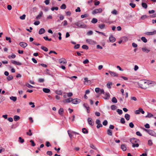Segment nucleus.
<instances>
[{
    "instance_id": "15",
    "label": "nucleus",
    "mask_w": 156,
    "mask_h": 156,
    "mask_svg": "<svg viewBox=\"0 0 156 156\" xmlns=\"http://www.w3.org/2000/svg\"><path fill=\"white\" fill-rule=\"evenodd\" d=\"M142 51L148 53L150 51V50L147 48L146 47H143L142 48Z\"/></svg>"
},
{
    "instance_id": "57",
    "label": "nucleus",
    "mask_w": 156,
    "mask_h": 156,
    "mask_svg": "<svg viewBox=\"0 0 156 156\" xmlns=\"http://www.w3.org/2000/svg\"><path fill=\"white\" fill-rule=\"evenodd\" d=\"M80 47V44H77L76 45H75L74 47V48H75V49H78Z\"/></svg>"
},
{
    "instance_id": "64",
    "label": "nucleus",
    "mask_w": 156,
    "mask_h": 156,
    "mask_svg": "<svg viewBox=\"0 0 156 156\" xmlns=\"http://www.w3.org/2000/svg\"><path fill=\"white\" fill-rule=\"evenodd\" d=\"M129 126L131 128H133L134 127V125L132 122H131L129 123Z\"/></svg>"
},
{
    "instance_id": "53",
    "label": "nucleus",
    "mask_w": 156,
    "mask_h": 156,
    "mask_svg": "<svg viewBox=\"0 0 156 156\" xmlns=\"http://www.w3.org/2000/svg\"><path fill=\"white\" fill-rule=\"evenodd\" d=\"M100 89L99 88L97 87L95 89V91L96 93L98 94L99 93Z\"/></svg>"
},
{
    "instance_id": "27",
    "label": "nucleus",
    "mask_w": 156,
    "mask_h": 156,
    "mask_svg": "<svg viewBox=\"0 0 156 156\" xmlns=\"http://www.w3.org/2000/svg\"><path fill=\"white\" fill-rule=\"evenodd\" d=\"M42 15L43 12L42 11H41L40 12L39 14L37 16L36 19H40V17L42 16Z\"/></svg>"
},
{
    "instance_id": "50",
    "label": "nucleus",
    "mask_w": 156,
    "mask_h": 156,
    "mask_svg": "<svg viewBox=\"0 0 156 156\" xmlns=\"http://www.w3.org/2000/svg\"><path fill=\"white\" fill-rule=\"evenodd\" d=\"M26 86L28 87V88H30L34 87L33 86H31V85H30V84L28 83L26 84Z\"/></svg>"
},
{
    "instance_id": "37",
    "label": "nucleus",
    "mask_w": 156,
    "mask_h": 156,
    "mask_svg": "<svg viewBox=\"0 0 156 156\" xmlns=\"http://www.w3.org/2000/svg\"><path fill=\"white\" fill-rule=\"evenodd\" d=\"M55 93L56 94H59V95H62V91L61 90H56L55 91Z\"/></svg>"
},
{
    "instance_id": "62",
    "label": "nucleus",
    "mask_w": 156,
    "mask_h": 156,
    "mask_svg": "<svg viewBox=\"0 0 156 156\" xmlns=\"http://www.w3.org/2000/svg\"><path fill=\"white\" fill-rule=\"evenodd\" d=\"M44 81V79L42 78H40L38 80V82L39 83H42Z\"/></svg>"
},
{
    "instance_id": "35",
    "label": "nucleus",
    "mask_w": 156,
    "mask_h": 156,
    "mask_svg": "<svg viewBox=\"0 0 156 156\" xmlns=\"http://www.w3.org/2000/svg\"><path fill=\"white\" fill-rule=\"evenodd\" d=\"M41 48L42 50H43L45 51H47L48 50V49L47 48L43 46H41Z\"/></svg>"
},
{
    "instance_id": "24",
    "label": "nucleus",
    "mask_w": 156,
    "mask_h": 156,
    "mask_svg": "<svg viewBox=\"0 0 156 156\" xmlns=\"http://www.w3.org/2000/svg\"><path fill=\"white\" fill-rule=\"evenodd\" d=\"M105 25L104 24H99L98 27L101 29H104L105 28Z\"/></svg>"
},
{
    "instance_id": "12",
    "label": "nucleus",
    "mask_w": 156,
    "mask_h": 156,
    "mask_svg": "<svg viewBox=\"0 0 156 156\" xmlns=\"http://www.w3.org/2000/svg\"><path fill=\"white\" fill-rule=\"evenodd\" d=\"M109 40L110 42H114L115 41V38L112 35H111L109 37Z\"/></svg>"
},
{
    "instance_id": "28",
    "label": "nucleus",
    "mask_w": 156,
    "mask_h": 156,
    "mask_svg": "<svg viewBox=\"0 0 156 156\" xmlns=\"http://www.w3.org/2000/svg\"><path fill=\"white\" fill-rule=\"evenodd\" d=\"M130 115L127 114H126L125 115V117L126 119L127 120H129L130 119Z\"/></svg>"
},
{
    "instance_id": "40",
    "label": "nucleus",
    "mask_w": 156,
    "mask_h": 156,
    "mask_svg": "<svg viewBox=\"0 0 156 156\" xmlns=\"http://www.w3.org/2000/svg\"><path fill=\"white\" fill-rule=\"evenodd\" d=\"M82 48L83 49H86V50H87L88 49V48H89L88 47L87 45H83L82 46Z\"/></svg>"
},
{
    "instance_id": "38",
    "label": "nucleus",
    "mask_w": 156,
    "mask_h": 156,
    "mask_svg": "<svg viewBox=\"0 0 156 156\" xmlns=\"http://www.w3.org/2000/svg\"><path fill=\"white\" fill-rule=\"evenodd\" d=\"M117 108V106L114 105H112L111 106V109L113 110H115Z\"/></svg>"
},
{
    "instance_id": "30",
    "label": "nucleus",
    "mask_w": 156,
    "mask_h": 156,
    "mask_svg": "<svg viewBox=\"0 0 156 156\" xmlns=\"http://www.w3.org/2000/svg\"><path fill=\"white\" fill-rule=\"evenodd\" d=\"M141 40L144 43H146L147 42V39L144 37H142L141 38Z\"/></svg>"
},
{
    "instance_id": "11",
    "label": "nucleus",
    "mask_w": 156,
    "mask_h": 156,
    "mask_svg": "<svg viewBox=\"0 0 156 156\" xmlns=\"http://www.w3.org/2000/svg\"><path fill=\"white\" fill-rule=\"evenodd\" d=\"M19 45L21 47L23 48H25L27 46V44L24 42H20L19 43Z\"/></svg>"
},
{
    "instance_id": "45",
    "label": "nucleus",
    "mask_w": 156,
    "mask_h": 156,
    "mask_svg": "<svg viewBox=\"0 0 156 156\" xmlns=\"http://www.w3.org/2000/svg\"><path fill=\"white\" fill-rule=\"evenodd\" d=\"M66 8V6L65 4H63L60 6L61 9H65Z\"/></svg>"
},
{
    "instance_id": "9",
    "label": "nucleus",
    "mask_w": 156,
    "mask_h": 156,
    "mask_svg": "<svg viewBox=\"0 0 156 156\" xmlns=\"http://www.w3.org/2000/svg\"><path fill=\"white\" fill-rule=\"evenodd\" d=\"M58 62L59 63L62 64L66 63L67 62L66 59L63 58L59 59Z\"/></svg>"
},
{
    "instance_id": "16",
    "label": "nucleus",
    "mask_w": 156,
    "mask_h": 156,
    "mask_svg": "<svg viewBox=\"0 0 156 156\" xmlns=\"http://www.w3.org/2000/svg\"><path fill=\"white\" fill-rule=\"evenodd\" d=\"M45 32V30L43 28H41L39 31V34H44Z\"/></svg>"
},
{
    "instance_id": "18",
    "label": "nucleus",
    "mask_w": 156,
    "mask_h": 156,
    "mask_svg": "<svg viewBox=\"0 0 156 156\" xmlns=\"http://www.w3.org/2000/svg\"><path fill=\"white\" fill-rule=\"evenodd\" d=\"M64 112V110L63 108H60L58 111V113L59 114L62 115L63 114Z\"/></svg>"
},
{
    "instance_id": "29",
    "label": "nucleus",
    "mask_w": 156,
    "mask_h": 156,
    "mask_svg": "<svg viewBox=\"0 0 156 156\" xmlns=\"http://www.w3.org/2000/svg\"><path fill=\"white\" fill-rule=\"evenodd\" d=\"M13 79V77L12 75H9L7 77V79L8 80L10 81Z\"/></svg>"
},
{
    "instance_id": "34",
    "label": "nucleus",
    "mask_w": 156,
    "mask_h": 156,
    "mask_svg": "<svg viewBox=\"0 0 156 156\" xmlns=\"http://www.w3.org/2000/svg\"><path fill=\"white\" fill-rule=\"evenodd\" d=\"M5 99V98L3 96H0V103Z\"/></svg>"
},
{
    "instance_id": "19",
    "label": "nucleus",
    "mask_w": 156,
    "mask_h": 156,
    "mask_svg": "<svg viewBox=\"0 0 156 156\" xmlns=\"http://www.w3.org/2000/svg\"><path fill=\"white\" fill-rule=\"evenodd\" d=\"M43 91L46 93H48L50 92V90L48 88H44L43 89Z\"/></svg>"
},
{
    "instance_id": "1",
    "label": "nucleus",
    "mask_w": 156,
    "mask_h": 156,
    "mask_svg": "<svg viewBox=\"0 0 156 156\" xmlns=\"http://www.w3.org/2000/svg\"><path fill=\"white\" fill-rule=\"evenodd\" d=\"M146 81V80H141L138 82L137 84L139 87L144 89L147 88L148 83Z\"/></svg>"
},
{
    "instance_id": "21",
    "label": "nucleus",
    "mask_w": 156,
    "mask_h": 156,
    "mask_svg": "<svg viewBox=\"0 0 156 156\" xmlns=\"http://www.w3.org/2000/svg\"><path fill=\"white\" fill-rule=\"evenodd\" d=\"M20 119V117L18 115H16L14 117V119L15 121H16L19 120Z\"/></svg>"
},
{
    "instance_id": "63",
    "label": "nucleus",
    "mask_w": 156,
    "mask_h": 156,
    "mask_svg": "<svg viewBox=\"0 0 156 156\" xmlns=\"http://www.w3.org/2000/svg\"><path fill=\"white\" fill-rule=\"evenodd\" d=\"M139 145L138 143H136V144H134L132 145V147H139Z\"/></svg>"
},
{
    "instance_id": "25",
    "label": "nucleus",
    "mask_w": 156,
    "mask_h": 156,
    "mask_svg": "<svg viewBox=\"0 0 156 156\" xmlns=\"http://www.w3.org/2000/svg\"><path fill=\"white\" fill-rule=\"evenodd\" d=\"M10 99L12 100L13 101L15 102L17 100V98L16 97L11 96L10 97Z\"/></svg>"
},
{
    "instance_id": "17",
    "label": "nucleus",
    "mask_w": 156,
    "mask_h": 156,
    "mask_svg": "<svg viewBox=\"0 0 156 156\" xmlns=\"http://www.w3.org/2000/svg\"><path fill=\"white\" fill-rule=\"evenodd\" d=\"M156 33V30H154L152 32H147L146 33L147 35H153Z\"/></svg>"
},
{
    "instance_id": "60",
    "label": "nucleus",
    "mask_w": 156,
    "mask_h": 156,
    "mask_svg": "<svg viewBox=\"0 0 156 156\" xmlns=\"http://www.w3.org/2000/svg\"><path fill=\"white\" fill-rule=\"evenodd\" d=\"M104 93H105V92L104 91V90L103 89H100V90L99 93L98 94H104Z\"/></svg>"
},
{
    "instance_id": "44",
    "label": "nucleus",
    "mask_w": 156,
    "mask_h": 156,
    "mask_svg": "<svg viewBox=\"0 0 156 156\" xmlns=\"http://www.w3.org/2000/svg\"><path fill=\"white\" fill-rule=\"evenodd\" d=\"M90 146L91 148H92L94 149H95L96 150H97V148L96 147L94 146V145L93 144H90Z\"/></svg>"
},
{
    "instance_id": "13",
    "label": "nucleus",
    "mask_w": 156,
    "mask_h": 156,
    "mask_svg": "<svg viewBox=\"0 0 156 156\" xmlns=\"http://www.w3.org/2000/svg\"><path fill=\"white\" fill-rule=\"evenodd\" d=\"M11 62L12 63L18 66H20L22 64L21 62H18L15 61L14 60H12L11 61Z\"/></svg>"
},
{
    "instance_id": "20",
    "label": "nucleus",
    "mask_w": 156,
    "mask_h": 156,
    "mask_svg": "<svg viewBox=\"0 0 156 156\" xmlns=\"http://www.w3.org/2000/svg\"><path fill=\"white\" fill-rule=\"evenodd\" d=\"M121 148L124 151H125L126 150V145L124 144H123L121 145Z\"/></svg>"
},
{
    "instance_id": "42",
    "label": "nucleus",
    "mask_w": 156,
    "mask_h": 156,
    "mask_svg": "<svg viewBox=\"0 0 156 156\" xmlns=\"http://www.w3.org/2000/svg\"><path fill=\"white\" fill-rule=\"evenodd\" d=\"M112 134V131L110 129H108V135L111 136Z\"/></svg>"
},
{
    "instance_id": "5",
    "label": "nucleus",
    "mask_w": 156,
    "mask_h": 156,
    "mask_svg": "<svg viewBox=\"0 0 156 156\" xmlns=\"http://www.w3.org/2000/svg\"><path fill=\"white\" fill-rule=\"evenodd\" d=\"M81 100L78 98H72V103L74 104H76L80 103L81 102Z\"/></svg>"
},
{
    "instance_id": "6",
    "label": "nucleus",
    "mask_w": 156,
    "mask_h": 156,
    "mask_svg": "<svg viewBox=\"0 0 156 156\" xmlns=\"http://www.w3.org/2000/svg\"><path fill=\"white\" fill-rule=\"evenodd\" d=\"M96 123L97 124V128L98 129H99L100 127L102 126V125L101 123V121L100 120L98 119H97L96 121Z\"/></svg>"
},
{
    "instance_id": "47",
    "label": "nucleus",
    "mask_w": 156,
    "mask_h": 156,
    "mask_svg": "<svg viewBox=\"0 0 156 156\" xmlns=\"http://www.w3.org/2000/svg\"><path fill=\"white\" fill-rule=\"evenodd\" d=\"M86 42L90 44L93 42L94 41L91 39H87L86 40Z\"/></svg>"
},
{
    "instance_id": "55",
    "label": "nucleus",
    "mask_w": 156,
    "mask_h": 156,
    "mask_svg": "<svg viewBox=\"0 0 156 156\" xmlns=\"http://www.w3.org/2000/svg\"><path fill=\"white\" fill-rule=\"evenodd\" d=\"M47 154L49 155V156H51L52 155V151H48L46 153Z\"/></svg>"
},
{
    "instance_id": "39",
    "label": "nucleus",
    "mask_w": 156,
    "mask_h": 156,
    "mask_svg": "<svg viewBox=\"0 0 156 156\" xmlns=\"http://www.w3.org/2000/svg\"><path fill=\"white\" fill-rule=\"evenodd\" d=\"M88 16V14H85L84 15H82L81 16V17L82 18H86Z\"/></svg>"
},
{
    "instance_id": "31",
    "label": "nucleus",
    "mask_w": 156,
    "mask_h": 156,
    "mask_svg": "<svg viewBox=\"0 0 156 156\" xmlns=\"http://www.w3.org/2000/svg\"><path fill=\"white\" fill-rule=\"evenodd\" d=\"M142 6L145 9H147V5L146 3L144 2H143L142 3Z\"/></svg>"
},
{
    "instance_id": "33",
    "label": "nucleus",
    "mask_w": 156,
    "mask_h": 156,
    "mask_svg": "<svg viewBox=\"0 0 156 156\" xmlns=\"http://www.w3.org/2000/svg\"><path fill=\"white\" fill-rule=\"evenodd\" d=\"M112 101L114 103H116L117 102L116 98L115 97H113L112 100Z\"/></svg>"
},
{
    "instance_id": "10",
    "label": "nucleus",
    "mask_w": 156,
    "mask_h": 156,
    "mask_svg": "<svg viewBox=\"0 0 156 156\" xmlns=\"http://www.w3.org/2000/svg\"><path fill=\"white\" fill-rule=\"evenodd\" d=\"M87 121L88 124L91 125L93 126L94 124V122L92 121V119L90 118H88L87 119Z\"/></svg>"
},
{
    "instance_id": "48",
    "label": "nucleus",
    "mask_w": 156,
    "mask_h": 156,
    "mask_svg": "<svg viewBox=\"0 0 156 156\" xmlns=\"http://www.w3.org/2000/svg\"><path fill=\"white\" fill-rule=\"evenodd\" d=\"M120 122L122 124H124L125 122V119L123 118H122L120 119Z\"/></svg>"
},
{
    "instance_id": "8",
    "label": "nucleus",
    "mask_w": 156,
    "mask_h": 156,
    "mask_svg": "<svg viewBox=\"0 0 156 156\" xmlns=\"http://www.w3.org/2000/svg\"><path fill=\"white\" fill-rule=\"evenodd\" d=\"M139 141V140L138 139H137L134 138H131L130 140V142L131 143H132L133 144H134V143H136L137 142Z\"/></svg>"
},
{
    "instance_id": "22",
    "label": "nucleus",
    "mask_w": 156,
    "mask_h": 156,
    "mask_svg": "<svg viewBox=\"0 0 156 156\" xmlns=\"http://www.w3.org/2000/svg\"><path fill=\"white\" fill-rule=\"evenodd\" d=\"M82 132L84 134H87L88 133V130L85 128H83L82 129Z\"/></svg>"
},
{
    "instance_id": "2",
    "label": "nucleus",
    "mask_w": 156,
    "mask_h": 156,
    "mask_svg": "<svg viewBox=\"0 0 156 156\" xmlns=\"http://www.w3.org/2000/svg\"><path fill=\"white\" fill-rule=\"evenodd\" d=\"M74 24L77 26L78 28H85L86 27V25L81 21H78Z\"/></svg>"
},
{
    "instance_id": "3",
    "label": "nucleus",
    "mask_w": 156,
    "mask_h": 156,
    "mask_svg": "<svg viewBox=\"0 0 156 156\" xmlns=\"http://www.w3.org/2000/svg\"><path fill=\"white\" fill-rule=\"evenodd\" d=\"M142 129L145 131L147 132V133H148L150 135H151V136H154L155 134V133L154 132L151 130L150 129H145L144 128H142Z\"/></svg>"
},
{
    "instance_id": "58",
    "label": "nucleus",
    "mask_w": 156,
    "mask_h": 156,
    "mask_svg": "<svg viewBox=\"0 0 156 156\" xmlns=\"http://www.w3.org/2000/svg\"><path fill=\"white\" fill-rule=\"evenodd\" d=\"M29 132L27 133V134L28 135H29L30 136H31L32 135V134L31 132V129H30L29 130Z\"/></svg>"
},
{
    "instance_id": "14",
    "label": "nucleus",
    "mask_w": 156,
    "mask_h": 156,
    "mask_svg": "<svg viewBox=\"0 0 156 156\" xmlns=\"http://www.w3.org/2000/svg\"><path fill=\"white\" fill-rule=\"evenodd\" d=\"M109 72L110 75L112 76L115 77L118 76V74L114 72L109 71Z\"/></svg>"
},
{
    "instance_id": "49",
    "label": "nucleus",
    "mask_w": 156,
    "mask_h": 156,
    "mask_svg": "<svg viewBox=\"0 0 156 156\" xmlns=\"http://www.w3.org/2000/svg\"><path fill=\"white\" fill-rule=\"evenodd\" d=\"M148 144L149 146H151L153 144L152 141L151 140H149L148 142Z\"/></svg>"
},
{
    "instance_id": "23",
    "label": "nucleus",
    "mask_w": 156,
    "mask_h": 156,
    "mask_svg": "<svg viewBox=\"0 0 156 156\" xmlns=\"http://www.w3.org/2000/svg\"><path fill=\"white\" fill-rule=\"evenodd\" d=\"M153 116V115L152 114L148 112L147 115L145 117L146 118H151Z\"/></svg>"
},
{
    "instance_id": "43",
    "label": "nucleus",
    "mask_w": 156,
    "mask_h": 156,
    "mask_svg": "<svg viewBox=\"0 0 156 156\" xmlns=\"http://www.w3.org/2000/svg\"><path fill=\"white\" fill-rule=\"evenodd\" d=\"M30 142L31 143V146L34 147L35 146V144L34 143V141L32 140H31L30 141Z\"/></svg>"
},
{
    "instance_id": "4",
    "label": "nucleus",
    "mask_w": 156,
    "mask_h": 156,
    "mask_svg": "<svg viewBox=\"0 0 156 156\" xmlns=\"http://www.w3.org/2000/svg\"><path fill=\"white\" fill-rule=\"evenodd\" d=\"M102 11V9L101 8H99L98 9H95L92 12V14H95L100 13Z\"/></svg>"
},
{
    "instance_id": "46",
    "label": "nucleus",
    "mask_w": 156,
    "mask_h": 156,
    "mask_svg": "<svg viewBox=\"0 0 156 156\" xmlns=\"http://www.w3.org/2000/svg\"><path fill=\"white\" fill-rule=\"evenodd\" d=\"M117 112H118V113L119 114V115H121L122 114V110H120V109H118L117 110Z\"/></svg>"
},
{
    "instance_id": "26",
    "label": "nucleus",
    "mask_w": 156,
    "mask_h": 156,
    "mask_svg": "<svg viewBox=\"0 0 156 156\" xmlns=\"http://www.w3.org/2000/svg\"><path fill=\"white\" fill-rule=\"evenodd\" d=\"M97 22L98 20L95 18H93L91 21V22L93 23H97Z\"/></svg>"
},
{
    "instance_id": "32",
    "label": "nucleus",
    "mask_w": 156,
    "mask_h": 156,
    "mask_svg": "<svg viewBox=\"0 0 156 156\" xmlns=\"http://www.w3.org/2000/svg\"><path fill=\"white\" fill-rule=\"evenodd\" d=\"M121 39L123 42H126L128 40V38L126 37H122L121 38Z\"/></svg>"
},
{
    "instance_id": "51",
    "label": "nucleus",
    "mask_w": 156,
    "mask_h": 156,
    "mask_svg": "<svg viewBox=\"0 0 156 156\" xmlns=\"http://www.w3.org/2000/svg\"><path fill=\"white\" fill-rule=\"evenodd\" d=\"M93 34V32L92 30H90L87 33V34L88 35H92Z\"/></svg>"
},
{
    "instance_id": "41",
    "label": "nucleus",
    "mask_w": 156,
    "mask_h": 156,
    "mask_svg": "<svg viewBox=\"0 0 156 156\" xmlns=\"http://www.w3.org/2000/svg\"><path fill=\"white\" fill-rule=\"evenodd\" d=\"M67 132L70 139H71V140H72V139L73 135H72L71 133H70V130H68Z\"/></svg>"
},
{
    "instance_id": "52",
    "label": "nucleus",
    "mask_w": 156,
    "mask_h": 156,
    "mask_svg": "<svg viewBox=\"0 0 156 156\" xmlns=\"http://www.w3.org/2000/svg\"><path fill=\"white\" fill-rule=\"evenodd\" d=\"M19 141L20 143H22L24 142V139H22L21 137H19Z\"/></svg>"
},
{
    "instance_id": "7",
    "label": "nucleus",
    "mask_w": 156,
    "mask_h": 156,
    "mask_svg": "<svg viewBox=\"0 0 156 156\" xmlns=\"http://www.w3.org/2000/svg\"><path fill=\"white\" fill-rule=\"evenodd\" d=\"M83 106L86 109L87 112L89 113L90 112V108L88 104L87 103H84L83 104Z\"/></svg>"
},
{
    "instance_id": "59",
    "label": "nucleus",
    "mask_w": 156,
    "mask_h": 156,
    "mask_svg": "<svg viewBox=\"0 0 156 156\" xmlns=\"http://www.w3.org/2000/svg\"><path fill=\"white\" fill-rule=\"evenodd\" d=\"M129 5H130L132 8H134L135 6L136 5L135 4L133 3H130L129 4Z\"/></svg>"
},
{
    "instance_id": "61",
    "label": "nucleus",
    "mask_w": 156,
    "mask_h": 156,
    "mask_svg": "<svg viewBox=\"0 0 156 156\" xmlns=\"http://www.w3.org/2000/svg\"><path fill=\"white\" fill-rule=\"evenodd\" d=\"M58 7H53L51 8V9L52 11H53L54 10H58Z\"/></svg>"
},
{
    "instance_id": "54",
    "label": "nucleus",
    "mask_w": 156,
    "mask_h": 156,
    "mask_svg": "<svg viewBox=\"0 0 156 156\" xmlns=\"http://www.w3.org/2000/svg\"><path fill=\"white\" fill-rule=\"evenodd\" d=\"M25 17H26V15L25 14H23L22 16H20V19L23 20H24L25 19Z\"/></svg>"
},
{
    "instance_id": "36",
    "label": "nucleus",
    "mask_w": 156,
    "mask_h": 156,
    "mask_svg": "<svg viewBox=\"0 0 156 156\" xmlns=\"http://www.w3.org/2000/svg\"><path fill=\"white\" fill-rule=\"evenodd\" d=\"M72 98H69L66 99V102L67 103H69L71 101L72 102Z\"/></svg>"
},
{
    "instance_id": "56",
    "label": "nucleus",
    "mask_w": 156,
    "mask_h": 156,
    "mask_svg": "<svg viewBox=\"0 0 156 156\" xmlns=\"http://www.w3.org/2000/svg\"><path fill=\"white\" fill-rule=\"evenodd\" d=\"M46 145L47 147H49L51 146V145L50 144V142L47 141L46 142Z\"/></svg>"
}]
</instances>
